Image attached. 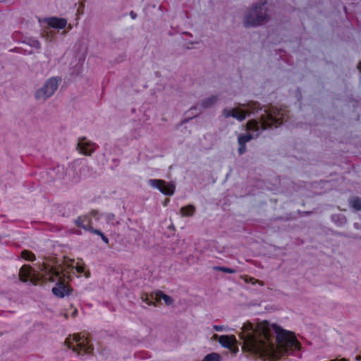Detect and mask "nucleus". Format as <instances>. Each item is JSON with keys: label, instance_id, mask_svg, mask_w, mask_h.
<instances>
[{"label": "nucleus", "instance_id": "nucleus-12", "mask_svg": "<svg viewBox=\"0 0 361 361\" xmlns=\"http://www.w3.org/2000/svg\"><path fill=\"white\" fill-rule=\"evenodd\" d=\"M47 23L49 26L52 27L63 29L66 27L67 24V20L64 18H58L56 17H53L48 19Z\"/></svg>", "mask_w": 361, "mask_h": 361}, {"label": "nucleus", "instance_id": "nucleus-10", "mask_svg": "<svg viewBox=\"0 0 361 361\" xmlns=\"http://www.w3.org/2000/svg\"><path fill=\"white\" fill-rule=\"evenodd\" d=\"M97 147L95 143L87 140L85 137H82L78 140L77 149L84 155L91 156Z\"/></svg>", "mask_w": 361, "mask_h": 361}, {"label": "nucleus", "instance_id": "nucleus-31", "mask_svg": "<svg viewBox=\"0 0 361 361\" xmlns=\"http://www.w3.org/2000/svg\"><path fill=\"white\" fill-rule=\"evenodd\" d=\"M77 313H78L77 310H74L73 312L72 313L73 317H75L77 314Z\"/></svg>", "mask_w": 361, "mask_h": 361}, {"label": "nucleus", "instance_id": "nucleus-2", "mask_svg": "<svg viewBox=\"0 0 361 361\" xmlns=\"http://www.w3.org/2000/svg\"><path fill=\"white\" fill-rule=\"evenodd\" d=\"M285 116L284 111L270 106L264 109L255 118L249 120L246 123V130L248 133L240 134L238 137V154H243L247 150L246 143L257 138L264 130L269 129L273 126L277 127L281 125Z\"/></svg>", "mask_w": 361, "mask_h": 361}, {"label": "nucleus", "instance_id": "nucleus-3", "mask_svg": "<svg viewBox=\"0 0 361 361\" xmlns=\"http://www.w3.org/2000/svg\"><path fill=\"white\" fill-rule=\"evenodd\" d=\"M269 20L270 13L266 0L253 4L243 16V24L246 27H258L267 23Z\"/></svg>", "mask_w": 361, "mask_h": 361}, {"label": "nucleus", "instance_id": "nucleus-5", "mask_svg": "<svg viewBox=\"0 0 361 361\" xmlns=\"http://www.w3.org/2000/svg\"><path fill=\"white\" fill-rule=\"evenodd\" d=\"M238 107L236 108H225L222 111V114L224 118H228L233 117L239 121H243L245 119L246 116L252 114L262 113L263 110L260 104L257 102H249L246 104H239Z\"/></svg>", "mask_w": 361, "mask_h": 361}, {"label": "nucleus", "instance_id": "nucleus-32", "mask_svg": "<svg viewBox=\"0 0 361 361\" xmlns=\"http://www.w3.org/2000/svg\"><path fill=\"white\" fill-rule=\"evenodd\" d=\"M357 68L360 70V71L361 72V61L358 63L357 65Z\"/></svg>", "mask_w": 361, "mask_h": 361}, {"label": "nucleus", "instance_id": "nucleus-35", "mask_svg": "<svg viewBox=\"0 0 361 361\" xmlns=\"http://www.w3.org/2000/svg\"><path fill=\"white\" fill-rule=\"evenodd\" d=\"M97 213V211H92V214H96Z\"/></svg>", "mask_w": 361, "mask_h": 361}, {"label": "nucleus", "instance_id": "nucleus-22", "mask_svg": "<svg viewBox=\"0 0 361 361\" xmlns=\"http://www.w3.org/2000/svg\"><path fill=\"white\" fill-rule=\"evenodd\" d=\"M106 219L107 223L113 226L119 224V221L116 219L115 215L114 214H107L106 216Z\"/></svg>", "mask_w": 361, "mask_h": 361}, {"label": "nucleus", "instance_id": "nucleus-21", "mask_svg": "<svg viewBox=\"0 0 361 361\" xmlns=\"http://www.w3.org/2000/svg\"><path fill=\"white\" fill-rule=\"evenodd\" d=\"M21 256L26 260L34 261L35 259V255L29 250H23L21 253Z\"/></svg>", "mask_w": 361, "mask_h": 361}, {"label": "nucleus", "instance_id": "nucleus-14", "mask_svg": "<svg viewBox=\"0 0 361 361\" xmlns=\"http://www.w3.org/2000/svg\"><path fill=\"white\" fill-rule=\"evenodd\" d=\"M235 338L234 336H221L219 338V342L224 347L229 349L233 348L234 343H235Z\"/></svg>", "mask_w": 361, "mask_h": 361}, {"label": "nucleus", "instance_id": "nucleus-36", "mask_svg": "<svg viewBox=\"0 0 361 361\" xmlns=\"http://www.w3.org/2000/svg\"><path fill=\"white\" fill-rule=\"evenodd\" d=\"M233 351H234V353H236V351L238 350V349L235 350V349H231Z\"/></svg>", "mask_w": 361, "mask_h": 361}, {"label": "nucleus", "instance_id": "nucleus-11", "mask_svg": "<svg viewBox=\"0 0 361 361\" xmlns=\"http://www.w3.org/2000/svg\"><path fill=\"white\" fill-rule=\"evenodd\" d=\"M150 298L157 302H160L161 300H163L165 304L167 305H171L173 302V300L170 296L164 294L161 291L152 293L150 295Z\"/></svg>", "mask_w": 361, "mask_h": 361}, {"label": "nucleus", "instance_id": "nucleus-23", "mask_svg": "<svg viewBox=\"0 0 361 361\" xmlns=\"http://www.w3.org/2000/svg\"><path fill=\"white\" fill-rule=\"evenodd\" d=\"M220 357L217 353H210L204 357L202 361H219Z\"/></svg>", "mask_w": 361, "mask_h": 361}, {"label": "nucleus", "instance_id": "nucleus-9", "mask_svg": "<svg viewBox=\"0 0 361 361\" xmlns=\"http://www.w3.org/2000/svg\"><path fill=\"white\" fill-rule=\"evenodd\" d=\"M149 184L159 189L160 192L166 195H172L175 191V185L173 184H166V181L159 179H150Z\"/></svg>", "mask_w": 361, "mask_h": 361}, {"label": "nucleus", "instance_id": "nucleus-27", "mask_svg": "<svg viewBox=\"0 0 361 361\" xmlns=\"http://www.w3.org/2000/svg\"><path fill=\"white\" fill-rule=\"evenodd\" d=\"M90 231L92 232V233H94L95 234H97V235H99L100 236H102V235L104 234L100 230L94 229L92 227V229H90Z\"/></svg>", "mask_w": 361, "mask_h": 361}, {"label": "nucleus", "instance_id": "nucleus-34", "mask_svg": "<svg viewBox=\"0 0 361 361\" xmlns=\"http://www.w3.org/2000/svg\"><path fill=\"white\" fill-rule=\"evenodd\" d=\"M361 359V356H357L356 360H360Z\"/></svg>", "mask_w": 361, "mask_h": 361}, {"label": "nucleus", "instance_id": "nucleus-19", "mask_svg": "<svg viewBox=\"0 0 361 361\" xmlns=\"http://www.w3.org/2000/svg\"><path fill=\"white\" fill-rule=\"evenodd\" d=\"M241 278L245 281L246 283H251L252 284H256L258 283L259 285L263 286H264V283L262 281H259L258 279H256L253 277L249 276H243Z\"/></svg>", "mask_w": 361, "mask_h": 361}, {"label": "nucleus", "instance_id": "nucleus-24", "mask_svg": "<svg viewBox=\"0 0 361 361\" xmlns=\"http://www.w3.org/2000/svg\"><path fill=\"white\" fill-rule=\"evenodd\" d=\"M214 269L216 270V271H223L225 273H228V274H234L236 272V271L235 269L228 268V267H214Z\"/></svg>", "mask_w": 361, "mask_h": 361}, {"label": "nucleus", "instance_id": "nucleus-28", "mask_svg": "<svg viewBox=\"0 0 361 361\" xmlns=\"http://www.w3.org/2000/svg\"><path fill=\"white\" fill-rule=\"evenodd\" d=\"M101 238L106 244H109V239L104 235V234L102 235Z\"/></svg>", "mask_w": 361, "mask_h": 361}, {"label": "nucleus", "instance_id": "nucleus-13", "mask_svg": "<svg viewBox=\"0 0 361 361\" xmlns=\"http://www.w3.org/2000/svg\"><path fill=\"white\" fill-rule=\"evenodd\" d=\"M77 226L86 231L92 229L91 220L87 216H79L75 221Z\"/></svg>", "mask_w": 361, "mask_h": 361}, {"label": "nucleus", "instance_id": "nucleus-29", "mask_svg": "<svg viewBox=\"0 0 361 361\" xmlns=\"http://www.w3.org/2000/svg\"><path fill=\"white\" fill-rule=\"evenodd\" d=\"M214 328L217 331H221L224 329V327L222 326H214Z\"/></svg>", "mask_w": 361, "mask_h": 361}, {"label": "nucleus", "instance_id": "nucleus-15", "mask_svg": "<svg viewBox=\"0 0 361 361\" xmlns=\"http://www.w3.org/2000/svg\"><path fill=\"white\" fill-rule=\"evenodd\" d=\"M218 99H219V98L217 96L212 95L211 97H209L202 100V102L200 103V106L204 109L211 108L216 103Z\"/></svg>", "mask_w": 361, "mask_h": 361}, {"label": "nucleus", "instance_id": "nucleus-7", "mask_svg": "<svg viewBox=\"0 0 361 361\" xmlns=\"http://www.w3.org/2000/svg\"><path fill=\"white\" fill-rule=\"evenodd\" d=\"M61 79L52 77L45 81L43 85L35 92V99L38 102H44L51 97L58 89Z\"/></svg>", "mask_w": 361, "mask_h": 361}, {"label": "nucleus", "instance_id": "nucleus-16", "mask_svg": "<svg viewBox=\"0 0 361 361\" xmlns=\"http://www.w3.org/2000/svg\"><path fill=\"white\" fill-rule=\"evenodd\" d=\"M195 212V207L192 204L182 207L180 209V214L182 216H192Z\"/></svg>", "mask_w": 361, "mask_h": 361}, {"label": "nucleus", "instance_id": "nucleus-1", "mask_svg": "<svg viewBox=\"0 0 361 361\" xmlns=\"http://www.w3.org/2000/svg\"><path fill=\"white\" fill-rule=\"evenodd\" d=\"M241 329L243 349L264 360H278L285 353L300 345L292 332L267 321L258 324L256 327L247 322Z\"/></svg>", "mask_w": 361, "mask_h": 361}, {"label": "nucleus", "instance_id": "nucleus-37", "mask_svg": "<svg viewBox=\"0 0 361 361\" xmlns=\"http://www.w3.org/2000/svg\"><path fill=\"white\" fill-rule=\"evenodd\" d=\"M233 351H234V353H236V351L238 350V349L235 350V349H231Z\"/></svg>", "mask_w": 361, "mask_h": 361}, {"label": "nucleus", "instance_id": "nucleus-6", "mask_svg": "<svg viewBox=\"0 0 361 361\" xmlns=\"http://www.w3.org/2000/svg\"><path fill=\"white\" fill-rule=\"evenodd\" d=\"M65 343L68 348L78 355L82 352L85 354H91L93 350L87 338L80 336L79 334H73L72 338L71 336L67 338Z\"/></svg>", "mask_w": 361, "mask_h": 361}, {"label": "nucleus", "instance_id": "nucleus-4", "mask_svg": "<svg viewBox=\"0 0 361 361\" xmlns=\"http://www.w3.org/2000/svg\"><path fill=\"white\" fill-rule=\"evenodd\" d=\"M39 269L46 274V277L49 276V281L54 282L57 279L56 286L52 288V293L56 296L63 298L69 293L70 289L66 284L65 276L62 275L59 270L46 263L40 264Z\"/></svg>", "mask_w": 361, "mask_h": 361}, {"label": "nucleus", "instance_id": "nucleus-17", "mask_svg": "<svg viewBox=\"0 0 361 361\" xmlns=\"http://www.w3.org/2000/svg\"><path fill=\"white\" fill-rule=\"evenodd\" d=\"M331 220L338 226H343L345 225L348 220L347 218L342 214H334L331 216Z\"/></svg>", "mask_w": 361, "mask_h": 361}, {"label": "nucleus", "instance_id": "nucleus-8", "mask_svg": "<svg viewBox=\"0 0 361 361\" xmlns=\"http://www.w3.org/2000/svg\"><path fill=\"white\" fill-rule=\"evenodd\" d=\"M19 279L23 282L30 281L34 285L40 282H45L47 280L46 274L42 275L39 271L32 270L30 265H23L20 268L19 271Z\"/></svg>", "mask_w": 361, "mask_h": 361}, {"label": "nucleus", "instance_id": "nucleus-20", "mask_svg": "<svg viewBox=\"0 0 361 361\" xmlns=\"http://www.w3.org/2000/svg\"><path fill=\"white\" fill-rule=\"evenodd\" d=\"M23 42L35 49H40L41 47L40 42L35 39L29 38Z\"/></svg>", "mask_w": 361, "mask_h": 361}, {"label": "nucleus", "instance_id": "nucleus-30", "mask_svg": "<svg viewBox=\"0 0 361 361\" xmlns=\"http://www.w3.org/2000/svg\"><path fill=\"white\" fill-rule=\"evenodd\" d=\"M130 16L133 19H135L137 18V14L133 11L130 12Z\"/></svg>", "mask_w": 361, "mask_h": 361}, {"label": "nucleus", "instance_id": "nucleus-26", "mask_svg": "<svg viewBox=\"0 0 361 361\" xmlns=\"http://www.w3.org/2000/svg\"><path fill=\"white\" fill-rule=\"evenodd\" d=\"M142 301L145 302L146 303H147L148 305H152L154 304V302L151 300H152V298L150 299L149 295H144L142 296Z\"/></svg>", "mask_w": 361, "mask_h": 361}, {"label": "nucleus", "instance_id": "nucleus-33", "mask_svg": "<svg viewBox=\"0 0 361 361\" xmlns=\"http://www.w3.org/2000/svg\"><path fill=\"white\" fill-rule=\"evenodd\" d=\"M354 226L356 228H360V224L358 223H355Z\"/></svg>", "mask_w": 361, "mask_h": 361}, {"label": "nucleus", "instance_id": "nucleus-18", "mask_svg": "<svg viewBox=\"0 0 361 361\" xmlns=\"http://www.w3.org/2000/svg\"><path fill=\"white\" fill-rule=\"evenodd\" d=\"M350 206L356 211H361V198L352 197L349 199Z\"/></svg>", "mask_w": 361, "mask_h": 361}, {"label": "nucleus", "instance_id": "nucleus-25", "mask_svg": "<svg viewBox=\"0 0 361 361\" xmlns=\"http://www.w3.org/2000/svg\"><path fill=\"white\" fill-rule=\"evenodd\" d=\"M75 269L78 273H84L86 278L90 277V273L89 271H85L84 267L80 265L75 267Z\"/></svg>", "mask_w": 361, "mask_h": 361}]
</instances>
